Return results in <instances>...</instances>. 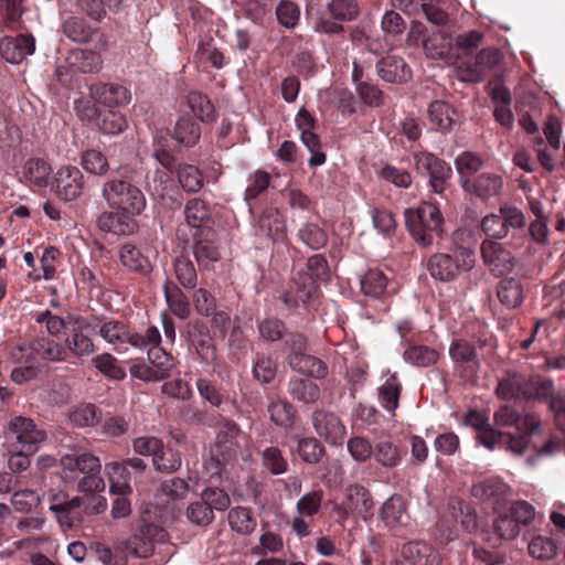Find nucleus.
Listing matches in <instances>:
<instances>
[{"instance_id":"1","label":"nucleus","mask_w":565,"mask_h":565,"mask_svg":"<svg viewBox=\"0 0 565 565\" xmlns=\"http://www.w3.org/2000/svg\"><path fill=\"white\" fill-rule=\"evenodd\" d=\"M60 463L65 473L84 476L77 483L78 491L89 493L104 491L106 484L100 476L102 463L97 456L84 450L72 449L62 455Z\"/></svg>"},{"instance_id":"2","label":"nucleus","mask_w":565,"mask_h":565,"mask_svg":"<svg viewBox=\"0 0 565 565\" xmlns=\"http://www.w3.org/2000/svg\"><path fill=\"white\" fill-rule=\"evenodd\" d=\"M405 224L414 239L422 246H429L443 234V216L439 209L427 202L407 209Z\"/></svg>"},{"instance_id":"3","label":"nucleus","mask_w":565,"mask_h":565,"mask_svg":"<svg viewBox=\"0 0 565 565\" xmlns=\"http://www.w3.org/2000/svg\"><path fill=\"white\" fill-rule=\"evenodd\" d=\"M102 198L109 209L138 216L147 205L143 192L122 179H110L102 185Z\"/></svg>"},{"instance_id":"4","label":"nucleus","mask_w":565,"mask_h":565,"mask_svg":"<svg viewBox=\"0 0 565 565\" xmlns=\"http://www.w3.org/2000/svg\"><path fill=\"white\" fill-rule=\"evenodd\" d=\"M98 332L118 353L128 351L129 345L142 350L161 341L160 331L156 327L148 328L145 334H141L130 332L125 323L116 320L104 322Z\"/></svg>"},{"instance_id":"5","label":"nucleus","mask_w":565,"mask_h":565,"mask_svg":"<svg viewBox=\"0 0 565 565\" xmlns=\"http://www.w3.org/2000/svg\"><path fill=\"white\" fill-rule=\"evenodd\" d=\"M475 263V252L470 247L460 246L454 250L452 255L434 254L428 259L427 268L433 278L448 282L455 280L460 273L472 269Z\"/></svg>"},{"instance_id":"6","label":"nucleus","mask_w":565,"mask_h":565,"mask_svg":"<svg viewBox=\"0 0 565 565\" xmlns=\"http://www.w3.org/2000/svg\"><path fill=\"white\" fill-rule=\"evenodd\" d=\"M243 433L238 425L232 420H227L223 429L217 435V441L213 450L210 465L214 468V475L220 476L222 466L235 459L239 448Z\"/></svg>"},{"instance_id":"7","label":"nucleus","mask_w":565,"mask_h":565,"mask_svg":"<svg viewBox=\"0 0 565 565\" xmlns=\"http://www.w3.org/2000/svg\"><path fill=\"white\" fill-rule=\"evenodd\" d=\"M75 109L82 119L94 121L105 135H118L127 128V119L119 111L113 109L102 111L90 102H75Z\"/></svg>"},{"instance_id":"8","label":"nucleus","mask_w":565,"mask_h":565,"mask_svg":"<svg viewBox=\"0 0 565 565\" xmlns=\"http://www.w3.org/2000/svg\"><path fill=\"white\" fill-rule=\"evenodd\" d=\"M413 159L416 171L428 177L433 191L443 194L447 180L452 174L451 167L445 160L427 151L415 152Z\"/></svg>"},{"instance_id":"9","label":"nucleus","mask_w":565,"mask_h":565,"mask_svg":"<svg viewBox=\"0 0 565 565\" xmlns=\"http://www.w3.org/2000/svg\"><path fill=\"white\" fill-rule=\"evenodd\" d=\"M168 533L159 525L145 524L125 543L127 556L147 558L154 553L157 544H163Z\"/></svg>"},{"instance_id":"10","label":"nucleus","mask_w":565,"mask_h":565,"mask_svg":"<svg viewBox=\"0 0 565 565\" xmlns=\"http://www.w3.org/2000/svg\"><path fill=\"white\" fill-rule=\"evenodd\" d=\"M503 55L495 47L481 50L473 61L461 63L457 67L458 78L462 82L478 83L490 74L501 62Z\"/></svg>"},{"instance_id":"11","label":"nucleus","mask_w":565,"mask_h":565,"mask_svg":"<svg viewBox=\"0 0 565 565\" xmlns=\"http://www.w3.org/2000/svg\"><path fill=\"white\" fill-rule=\"evenodd\" d=\"M131 100L129 89L117 83L97 82L88 87V98H81L77 102H90L96 107L104 106L109 109L128 105Z\"/></svg>"},{"instance_id":"12","label":"nucleus","mask_w":565,"mask_h":565,"mask_svg":"<svg viewBox=\"0 0 565 565\" xmlns=\"http://www.w3.org/2000/svg\"><path fill=\"white\" fill-rule=\"evenodd\" d=\"M318 285L307 273H298L292 282L281 292L280 300L288 310H295L299 303L310 306L318 296Z\"/></svg>"},{"instance_id":"13","label":"nucleus","mask_w":565,"mask_h":565,"mask_svg":"<svg viewBox=\"0 0 565 565\" xmlns=\"http://www.w3.org/2000/svg\"><path fill=\"white\" fill-rule=\"evenodd\" d=\"M503 188V178L494 172H482L462 180V190L482 202L499 198Z\"/></svg>"},{"instance_id":"14","label":"nucleus","mask_w":565,"mask_h":565,"mask_svg":"<svg viewBox=\"0 0 565 565\" xmlns=\"http://www.w3.org/2000/svg\"><path fill=\"white\" fill-rule=\"evenodd\" d=\"M312 426L319 437L330 445H341L347 435L342 420L332 412L316 409L311 415Z\"/></svg>"},{"instance_id":"15","label":"nucleus","mask_w":565,"mask_h":565,"mask_svg":"<svg viewBox=\"0 0 565 565\" xmlns=\"http://www.w3.org/2000/svg\"><path fill=\"white\" fill-rule=\"evenodd\" d=\"M8 427L15 436L17 441L30 454L38 451L40 445L46 439L45 431L38 428L31 418L22 416L13 417L9 422Z\"/></svg>"},{"instance_id":"16","label":"nucleus","mask_w":565,"mask_h":565,"mask_svg":"<svg viewBox=\"0 0 565 565\" xmlns=\"http://www.w3.org/2000/svg\"><path fill=\"white\" fill-rule=\"evenodd\" d=\"M493 422L497 427H515L518 431L537 433L541 426V419L536 414L521 415L509 405H503L494 412Z\"/></svg>"},{"instance_id":"17","label":"nucleus","mask_w":565,"mask_h":565,"mask_svg":"<svg viewBox=\"0 0 565 565\" xmlns=\"http://www.w3.org/2000/svg\"><path fill=\"white\" fill-rule=\"evenodd\" d=\"M54 188L61 200L73 201L83 192L84 175L76 167H62L54 175Z\"/></svg>"},{"instance_id":"18","label":"nucleus","mask_w":565,"mask_h":565,"mask_svg":"<svg viewBox=\"0 0 565 565\" xmlns=\"http://www.w3.org/2000/svg\"><path fill=\"white\" fill-rule=\"evenodd\" d=\"M192 249L193 256L202 269H212L221 258L215 232L211 228H202L195 234Z\"/></svg>"},{"instance_id":"19","label":"nucleus","mask_w":565,"mask_h":565,"mask_svg":"<svg viewBox=\"0 0 565 565\" xmlns=\"http://www.w3.org/2000/svg\"><path fill=\"white\" fill-rule=\"evenodd\" d=\"M96 223L102 232L118 236L131 235L138 231L136 216L122 211H104L97 217Z\"/></svg>"},{"instance_id":"20","label":"nucleus","mask_w":565,"mask_h":565,"mask_svg":"<svg viewBox=\"0 0 565 565\" xmlns=\"http://www.w3.org/2000/svg\"><path fill=\"white\" fill-rule=\"evenodd\" d=\"M481 255L495 275L510 273L514 268L515 260L512 254L495 241L484 239L481 244Z\"/></svg>"},{"instance_id":"21","label":"nucleus","mask_w":565,"mask_h":565,"mask_svg":"<svg viewBox=\"0 0 565 565\" xmlns=\"http://www.w3.org/2000/svg\"><path fill=\"white\" fill-rule=\"evenodd\" d=\"M35 51V39L31 34L6 36L0 42L2 57L12 64L21 63Z\"/></svg>"},{"instance_id":"22","label":"nucleus","mask_w":565,"mask_h":565,"mask_svg":"<svg viewBox=\"0 0 565 565\" xmlns=\"http://www.w3.org/2000/svg\"><path fill=\"white\" fill-rule=\"evenodd\" d=\"M63 33L73 42L87 43L97 40V47L104 50L106 47V39L97 29L92 28L83 18L71 17L63 22Z\"/></svg>"},{"instance_id":"23","label":"nucleus","mask_w":565,"mask_h":565,"mask_svg":"<svg viewBox=\"0 0 565 565\" xmlns=\"http://www.w3.org/2000/svg\"><path fill=\"white\" fill-rule=\"evenodd\" d=\"M89 323L83 318H75L70 335L65 340L67 353L82 358L94 353L95 345L93 340L85 333Z\"/></svg>"},{"instance_id":"24","label":"nucleus","mask_w":565,"mask_h":565,"mask_svg":"<svg viewBox=\"0 0 565 565\" xmlns=\"http://www.w3.org/2000/svg\"><path fill=\"white\" fill-rule=\"evenodd\" d=\"M465 423L478 429L477 439L486 448L493 450L502 441V431L489 424L488 417L484 414L478 411H470L466 415Z\"/></svg>"},{"instance_id":"25","label":"nucleus","mask_w":565,"mask_h":565,"mask_svg":"<svg viewBox=\"0 0 565 565\" xmlns=\"http://www.w3.org/2000/svg\"><path fill=\"white\" fill-rule=\"evenodd\" d=\"M374 502L367 490L363 487L353 486L347 490L344 512L355 514L364 520L373 515Z\"/></svg>"},{"instance_id":"26","label":"nucleus","mask_w":565,"mask_h":565,"mask_svg":"<svg viewBox=\"0 0 565 565\" xmlns=\"http://www.w3.org/2000/svg\"><path fill=\"white\" fill-rule=\"evenodd\" d=\"M381 519L390 529L404 527L409 522L407 503L402 495L394 494L382 505Z\"/></svg>"},{"instance_id":"27","label":"nucleus","mask_w":565,"mask_h":565,"mask_svg":"<svg viewBox=\"0 0 565 565\" xmlns=\"http://www.w3.org/2000/svg\"><path fill=\"white\" fill-rule=\"evenodd\" d=\"M428 117L430 122L436 126L441 134L452 131L459 124L456 109L444 100H434L429 104Z\"/></svg>"},{"instance_id":"28","label":"nucleus","mask_w":565,"mask_h":565,"mask_svg":"<svg viewBox=\"0 0 565 565\" xmlns=\"http://www.w3.org/2000/svg\"><path fill=\"white\" fill-rule=\"evenodd\" d=\"M379 76L388 83H404L411 78V68L397 55H387L376 64Z\"/></svg>"},{"instance_id":"29","label":"nucleus","mask_w":565,"mask_h":565,"mask_svg":"<svg viewBox=\"0 0 565 565\" xmlns=\"http://www.w3.org/2000/svg\"><path fill=\"white\" fill-rule=\"evenodd\" d=\"M105 473L109 480V490L111 493L130 494L132 479H136L122 461H111L105 465Z\"/></svg>"},{"instance_id":"30","label":"nucleus","mask_w":565,"mask_h":565,"mask_svg":"<svg viewBox=\"0 0 565 565\" xmlns=\"http://www.w3.org/2000/svg\"><path fill=\"white\" fill-rule=\"evenodd\" d=\"M402 555L412 565H439V554L424 541L404 544Z\"/></svg>"},{"instance_id":"31","label":"nucleus","mask_w":565,"mask_h":565,"mask_svg":"<svg viewBox=\"0 0 565 565\" xmlns=\"http://www.w3.org/2000/svg\"><path fill=\"white\" fill-rule=\"evenodd\" d=\"M288 365L296 372L315 379H323L328 373V367L320 359L306 354H288Z\"/></svg>"},{"instance_id":"32","label":"nucleus","mask_w":565,"mask_h":565,"mask_svg":"<svg viewBox=\"0 0 565 565\" xmlns=\"http://www.w3.org/2000/svg\"><path fill=\"white\" fill-rule=\"evenodd\" d=\"M497 297L500 303L507 309H516L524 299V288L522 282L513 277L501 279L495 288Z\"/></svg>"},{"instance_id":"33","label":"nucleus","mask_w":565,"mask_h":565,"mask_svg":"<svg viewBox=\"0 0 565 565\" xmlns=\"http://www.w3.org/2000/svg\"><path fill=\"white\" fill-rule=\"evenodd\" d=\"M509 487L498 479H487L475 483L471 488L473 498L481 502L500 503L508 494Z\"/></svg>"},{"instance_id":"34","label":"nucleus","mask_w":565,"mask_h":565,"mask_svg":"<svg viewBox=\"0 0 565 565\" xmlns=\"http://www.w3.org/2000/svg\"><path fill=\"white\" fill-rule=\"evenodd\" d=\"M18 365L11 371V379L17 384H23L35 379L40 372V362L28 348H19Z\"/></svg>"},{"instance_id":"35","label":"nucleus","mask_w":565,"mask_h":565,"mask_svg":"<svg viewBox=\"0 0 565 565\" xmlns=\"http://www.w3.org/2000/svg\"><path fill=\"white\" fill-rule=\"evenodd\" d=\"M163 295L170 310L174 316L182 320H185L190 317V301L175 282L167 279L163 284Z\"/></svg>"},{"instance_id":"36","label":"nucleus","mask_w":565,"mask_h":565,"mask_svg":"<svg viewBox=\"0 0 565 565\" xmlns=\"http://www.w3.org/2000/svg\"><path fill=\"white\" fill-rule=\"evenodd\" d=\"M258 233L273 242H282L286 226L282 216L275 209L266 210L258 220Z\"/></svg>"},{"instance_id":"37","label":"nucleus","mask_w":565,"mask_h":565,"mask_svg":"<svg viewBox=\"0 0 565 565\" xmlns=\"http://www.w3.org/2000/svg\"><path fill=\"white\" fill-rule=\"evenodd\" d=\"M404 451L398 443L388 439L380 440L374 446L373 458L381 467L394 469L401 465Z\"/></svg>"},{"instance_id":"38","label":"nucleus","mask_w":565,"mask_h":565,"mask_svg":"<svg viewBox=\"0 0 565 565\" xmlns=\"http://www.w3.org/2000/svg\"><path fill=\"white\" fill-rule=\"evenodd\" d=\"M287 390L294 401L306 405L315 404L321 397V390L319 385L305 379H290Z\"/></svg>"},{"instance_id":"39","label":"nucleus","mask_w":565,"mask_h":565,"mask_svg":"<svg viewBox=\"0 0 565 565\" xmlns=\"http://www.w3.org/2000/svg\"><path fill=\"white\" fill-rule=\"evenodd\" d=\"M554 383L552 380L541 377L522 379L519 386L520 398L525 401H547L548 395L553 393Z\"/></svg>"},{"instance_id":"40","label":"nucleus","mask_w":565,"mask_h":565,"mask_svg":"<svg viewBox=\"0 0 565 565\" xmlns=\"http://www.w3.org/2000/svg\"><path fill=\"white\" fill-rule=\"evenodd\" d=\"M67 61L77 73L83 74L97 73L103 66L100 54L90 50H73L68 53Z\"/></svg>"},{"instance_id":"41","label":"nucleus","mask_w":565,"mask_h":565,"mask_svg":"<svg viewBox=\"0 0 565 565\" xmlns=\"http://www.w3.org/2000/svg\"><path fill=\"white\" fill-rule=\"evenodd\" d=\"M29 351L36 356L51 362H62L67 360V350L62 344L47 338H39L31 342Z\"/></svg>"},{"instance_id":"42","label":"nucleus","mask_w":565,"mask_h":565,"mask_svg":"<svg viewBox=\"0 0 565 565\" xmlns=\"http://www.w3.org/2000/svg\"><path fill=\"white\" fill-rule=\"evenodd\" d=\"M227 521L232 531L243 536L252 535L257 527V520L252 510L246 507H236L228 511Z\"/></svg>"},{"instance_id":"43","label":"nucleus","mask_w":565,"mask_h":565,"mask_svg":"<svg viewBox=\"0 0 565 565\" xmlns=\"http://www.w3.org/2000/svg\"><path fill=\"white\" fill-rule=\"evenodd\" d=\"M119 258L124 267L142 276L152 270V265L148 257L132 244H125L119 250Z\"/></svg>"},{"instance_id":"44","label":"nucleus","mask_w":565,"mask_h":565,"mask_svg":"<svg viewBox=\"0 0 565 565\" xmlns=\"http://www.w3.org/2000/svg\"><path fill=\"white\" fill-rule=\"evenodd\" d=\"M523 539L527 542V551L532 557L547 561L556 555L557 548L551 537L526 531L523 534Z\"/></svg>"},{"instance_id":"45","label":"nucleus","mask_w":565,"mask_h":565,"mask_svg":"<svg viewBox=\"0 0 565 565\" xmlns=\"http://www.w3.org/2000/svg\"><path fill=\"white\" fill-rule=\"evenodd\" d=\"M201 137L199 124L189 116L180 117L174 126L173 138L183 147L194 146Z\"/></svg>"},{"instance_id":"46","label":"nucleus","mask_w":565,"mask_h":565,"mask_svg":"<svg viewBox=\"0 0 565 565\" xmlns=\"http://www.w3.org/2000/svg\"><path fill=\"white\" fill-rule=\"evenodd\" d=\"M284 540L280 534L269 530L268 522L262 524V533L258 543L252 547L250 553L256 556H266L282 551Z\"/></svg>"},{"instance_id":"47","label":"nucleus","mask_w":565,"mask_h":565,"mask_svg":"<svg viewBox=\"0 0 565 565\" xmlns=\"http://www.w3.org/2000/svg\"><path fill=\"white\" fill-rule=\"evenodd\" d=\"M145 350L148 351V361L151 363L152 369L159 380H163L171 375L177 364L174 359L162 350L158 344L149 345Z\"/></svg>"},{"instance_id":"48","label":"nucleus","mask_w":565,"mask_h":565,"mask_svg":"<svg viewBox=\"0 0 565 565\" xmlns=\"http://www.w3.org/2000/svg\"><path fill=\"white\" fill-rule=\"evenodd\" d=\"M403 358L415 366L428 367L437 363L440 353L428 345L413 344L404 351Z\"/></svg>"},{"instance_id":"49","label":"nucleus","mask_w":565,"mask_h":565,"mask_svg":"<svg viewBox=\"0 0 565 565\" xmlns=\"http://www.w3.org/2000/svg\"><path fill=\"white\" fill-rule=\"evenodd\" d=\"M52 168L44 159L31 158L23 167V177L33 185L43 188L49 184Z\"/></svg>"},{"instance_id":"50","label":"nucleus","mask_w":565,"mask_h":565,"mask_svg":"<svg viewBox=\"0 0 565 565\" xmlns=\"http://www.w3.org/2000/svg\"><path fill=\"white\" fill-rule=\"evenodd\" d=\"M377 391L380 405L387 412L394 413L402 392V385L396 374L388 375Z\"/></svg>"},{"instance_id":"51","label":"nucleus","mask_w":565,"mask_h":565,"mask_svg":"<svg viewBox=\"0 0 565 565\" xmlns=\"http://www.w3.org/2000/svg\"><path fill=\"white\" fill-rule=\"evenodd\" d=\"M189 492V484L181 478H172L164 481L158 493L157 499L162 504H170L183 500Z\"/></svg>"},{"instance_id":"52","label":"nucleus","mask_w":565,"mask_h":565,"mask_svg":"<svg viewBox=\"0 0 565 565\" xmlns=\"http://www.w3.org/2000/svg\"><path fill=\"white\" fill-rule=\"evenodd\" d=\"M483 159L471 151H463L455 159V167L459 175V184L462 188V180L472 179L483 167Z\"/></svg>"},{"instance_id":"53","label":"nucleus","mask_w":565,"mask_h":565,"mask_svg":"<svg viewBox=\"0 0 565 565\" xmlns=\"http://www.w3.org/2000/svg\"><path fill=\"white\" fill-rule=\"evenodd\" d=\"M185 221L189 226L198 228H207L205 224L210 220V210L206 203L201 199H191L185 204Z\"/></svg>"},{"instance_id":"54","label":"nucleus","mask_w":565,"mask_h":565,"mask_svg":"<svg viewBox=\"0 0 565 565\" xmlns=\"http://www.w3.org/2000/svg\"><path fill=\"white\" fill-rule=\"evenodd\" d=\"M188 105L193 114L203 122L215 120V109L209 97L201 92L193 90L188 94Z\"/></svg>"},{"instance_id":"55","label":"nucleus","mask_w":565,"mask_h":565,"mask_svg":"<svg viewBox=\"0 0 565 565\" xmlns=\"http://www.w3.org/2000/svg\"><path fill=\"white\" fill-rule=\"evenodd\" d=\"M173 270L179 284L186 289H194L198 285V273L193 263L181 255L173 260Z\"/></svg>"},{"instance_id":"56","label":"nucleus","mask_w":565,"mask_h":565,"mask_svg":"<svg viewBox=\"0 0 565 565\" xmlns=\"http://www.w3.org/2000/svg\"><path fill=\"white\" fill-rule=\"evenodd\" d=\"M269 418L277 426L289 428L294 425L295 408L287 401L277 399L268 404Z\"/></svg>"},{"instance_id":"57","label":"nucleus","mask_w":565,"mask_h":565,"mask_svg":"<svg viewBox=\"0 0 565 565\" xmlns=\"http://www.w3.org/2000/svg\"><path fill=\"white\" fill-rule=\"evenodd\" d=\"M387 277L379 269H370L361 279V290L364 295L379 298L387 287Z\"/></svg>"},{"instance_id":"58","label":"nucleus","mask_w":565,"mask_h":565,"mask_svg":"<svg viewBox=\"0 0 565 565\" xmlns=\"http://www.w3.org/2000/svg\"><path fill=\"white\" fill-rule=\"evenodd\" d=\"M152 465L159 472L171 473L181 467V456L178 451L166 448L162 444L161 450H158L152 459Z\"/></svg>"},{"instance_id":"59","label":"nucleus","mask_w":565,"mask_h":565,"mask_svg":"<svg viewBox=\"0 0 565 565\" xmlns=\"http://www.w3.org/2000/svg\"><path fill=\"white\" fill-rule=\"evenodd\" d=\"M449 356L456 363H471L472 365L478 366L476 347L465 339H455L450 343Z\"/></svg>"},{"instance_id":"60","label":"nucleus","mask_w":565,"mask_h":565,"mask_svg":"<svg viewBox=\"0 0 565 565\" xmlns=\"http://www.w3.org/2000/svg\"><path fill=\"white\" fill-rule=\"evenodd\" d=\"M177 174L179 183L185 191L195 193L202 189L203 175L196 167L186 163L180 164Z\"/></svg>"},{"instance_id":"61","label":"nucleus","mask_w":565,"mask_h":565,"mask_svg":"<svg viewBox=\"0 0 565 565\" xmlns=\"http://www.w3.org/2000/svg\"><path fill=\"white\" fill-rule=\"evenodd\" d=\"M82 167L95 175H105L109 171V163L106 156L96 149H89L83 152Z\"/></svg>"},{"instance_id":"62","label":"nucleus","mask_w":565,"mask_h":565,"mask_svg":"<svg viewBox=\"0 0 565 565\" xmlns=\"http://www.w3.org/2000/svg\"><path fill=\"white\" fill-rule=\"evenodd\" d=\"M298 236L311 249H320L328 243L327 233L315 223H306L299 228Z\"/></svg>"},{"instance_id":"63","label":"nucleus","mask_w":565,"mask_h":565,"mask_svg":"<svg viewBox=\"0 0 565 565\" xmlns=\"http://www.w3.org/2000/svg\"><path fill=\"white\" fill-rule=\"evenodd\" d=\"M95 367L105 376L121 381L126 377V371L121 367L115 356L109 353L97 355L93 359Z\"/></svg>"},{"instance_id":"64","label":"nucleus","mask_w":565,"mask_h":565,"mask_svg":"<svg viewBox=\"0 0 565 565\" xmlns=\"http://www.w3.org/2000/svg\"><path fill=\"white\" fill-rule=\"evenodd\" d=\"M327 9L334 20L341 22L352 21L359 14V6L355 0H331Z\"/></svg>"}]
</instances>
